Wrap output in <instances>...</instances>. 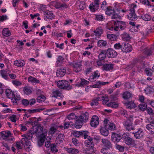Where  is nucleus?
<instances>
[{"label": "nucleus", "instance_id": "obj_53", "mask_svg": "<svg viewBox=\"0 0 154 154\" xmlns=\"http://www.w3.org/2000/svg\"><path fill=\"white\" fill-rule=\"evenodd\" d=\"M78 8L80 10H83L86 8V5L85 2H81L79 3Z\"/></svg>", "mask_w": 154, "mask_h": 154}, {"label": "nucleus", "instance_id": "obj_43", "mask_svg": "<svg viewBox=\"0 0 154 154\" xmlns=\"http://www.w3.org/2000/svg\"><path fill=\"white\" fill-rule=\"evenodd\" d=\"M123 43L122 45L120 43H116L114 45V48L116 50H121L122 51V48H123Z\"/></svg>", "mask_w": 154, "mask_h": 154}, {"label": "nucleus", "instance_id": "obj_13", "mask_svg": "<svg viewBox=\"0 0 154 154\" xmlns=\"http://www.w3.org/2000/svg\"><path fill=\"white\" fill-rule=\"evenodd\" d=\"M122 48V51L125 53L130 52L132 50L131 45L127 43H123V48Z\"/></svg>", "mask_w": 154, "mask_h": 154}, {"label": "nucleus", "instance_id": "obj_10", "mask_svg": "<svg viewBox=\"0 0 154 154\" xmlns=\"http://www.w3.org/2000/svg\"><path fill=\"white\" fill-rule=\"evenodd\" d=\"M106 55L109 58L115 57L117 55V52L111 48H108L106 50Z\"/></svg>", "mask_w": 154, "mask_h": 154}, {"label": "nucleus", "instance_id": "obj_28", "mask_svg": "<svg viewBox=\"0 0 154 154\" xmlns=\"http://www.w3.org/2000/svg\"><path fill=\"white\" fill-rule=\"evenodd\" d=\"M103 70L106 71L112 69L113 68V64H107L103 65L102 67Z\"/></svg>", "mask_w": 154, "mask_h": 154}, {"label": "nucleus", "instance_id": "obj_41", "mask_svg": "<svg viewBox=\"0 0 154 154\" xmlns=\"http://www.w3.org/2000/svg\"><path fill=\"white\" fill-rule=\"evenodd\" d=\"M103 30L101 28H98L96 30L94 31V32L96 34L97 36H100L103 33Z\"/></svg>", "mask_w": 154, "mask_h": 154}, {"label": "nucleus", "instance_id": "obj_56", "mask_svg": "<svg viewBox=\"0 0 154 154\" xmlns=\"http://www.w3.org/2000/svg\"><path fill=\"white\" fill-rule=\"evenodd\" d=\"M95 16L97 20L102 21L104 19V17L102 14L96 15Z\"/></svg>", "mask_w": 154, "mask_h": 154}, {"label": "nucleus", "instance_id": "obj_50", "mask_svg": "<svg viewBox=\"0 0 154 154\" xmlns=\"http://www.w3.org/2000/svg\"><path fill=\"white\" fill-rule=\"evenodd\" d=\"M64 60V58L61 56H59L56 61L57 64L58 66L61 65Z\"/></svg>", "mask_w": 154, "mask_h": 154}, {"label": "nucleus", "instance_id": "obj_51", "mask_svg": "<svg viewBox=\"0 0 154 154\" xmlns=\"http://www.w3.org/2000/svg\"><path fill=\"white\" fill-rule=\"evenodd\" d=\"M144 91L147 94H149L153 92L154 89L152 87L148 86L144 90Z\"/></svg>", "mask_w": 154, "mask_h": 154}, {"label": "nucleus", "instance_id": "obj_14", "mask_svg": "<svg viewBox=\"0 0 154 154\" xmlns=\"http://www.w3.org/2000/svg\"><path fill=\"white\" fill-rule=\"evenodd\" d=\"M87 138H88V140H86L85 142V146L88 147H94V143L93 141L92 138L88 136Z\"/></svg>", "mask_w": 154, "mask_h": 154}, {"label": "nucleus", "instance_id": "obj_59", "mask_svg": "<svg viewBox=\"0 0 154 154\" xmlns=\"http://www.w3.org/2000/svg\"><path fill=\"white\" fill-rule=\"evenodd\" d=\"M2 136L6 137H8L11 135V133L10 131H8L7 132H2Z\"/></svg>", "mask_w": 154, "mask_h": 154}, {"label": "nucleus", "instance_id": "obj_9", "mask_svg": "<svg viewBox=\"0 0 154 154\" xmlns=\"http://www.w3.org/2000/svg\"><path fill=\"white\" fill-rule=\"evenodd\" d=\"M51 3L56 9L63 10L67 7V5L65 3H61L56 1L52 2Z\"/></svg>", "mask_w": 154, "mask_h": 154}, {"label": "nucleus", "instance_id": "obj_16", "mask_svg": "<svg viewBox=\"0 0 154 154\" xmlns=\"http://www.w3.org/2000/svg\"><path fill=\"white\" fill-rule=\"evenodd\" d=\"M112 141L114 142H118L122 138L121 136L115 133H112L111 136Z\"/></svg>", "mask_w": 154, "mask_h": 154}, {"label": "nucleus", "instance_id": "obj_11", "mask_svg": "<svg viewBox=\"0 0 154 154\" xmlns=\"http://www.w3.org/2000/svg\"><path fill=\"white\" fill-rule=\"evenodd\" d=\"M99 122V119L97 116L94 115L91 118L90 124L92 127H96L98 125Z\"/></svg>", "mask_w": 154, "mask_h": 154}, {"label": "nucleus", "instance_id": "obj_24", "mask_svg": "<svg viewBox=\"0 0 154 154\" xmlns=\"http://www.w3.org/2000/svg\"><path fill=\"white\" fill-rule=\"evenodd\" d=\"M25 64V62L22 60H16L14 61V65L17 66L22 67Z\"/></svg>", "mask_w": 154, "mask_h": 154}, {"label": "nucleus", "instance_id": "obj_36", "mask_svg": "<svg viewBox=\"0 0 154 154\" xmlns=\"http://www.w3.org/2000/svg\"><path fill=\"white\" fill-rule=\"evenodd\" d=\"M106 128H102L100 129L101 134L105 136H107L109 134L108 131L106 129Z\"/></svg>", "mask_w": 154, "mask_h": 154}, {"label": "nucleus", "instance_id": "obj_8", "mask_svg": "<svg viewBox=\"0 0 154 154\" xmlns=\"http://www.w3.org/2000/svg\"><path fill=\"white\" fill-rule=\"evenodd\" d=\"M100 2V0H94V2L91 3L89 6L91 11L94 12L97 10L99 7Z\"/></svg>", "mask_w": 154, "mask_h": 154}, {"label": "nucleus", "instance_id": "obj_61", "mask_svg": "<svg viewBox=\"0 0 154 154\" xmlns=\"http://www.w3.org/2000/svg\"><path fill=\"white\" fill-rule=\"evenodd\" d=\"M42 110L38 109H29L27 110L28 112L29 113H34L40 112Z\"/></svg>", "mask_w": 154, "mask_h": 154}, {"label": "nucleus", "instance_id": "obj_48", "mask_svg": "<svg viewBox=\"0 0 154 154\" xmlns=\"http://www.w3.org/2000/svg\"><path fill=\"white\" fill-rule=\"evenodd\" d=\"M107 37L110 40L115 41L117 39L116 35L114 34H108Z\"/></svg>", "mask_w": 154, "mask_h": 154}, {"label": "nucleus", "instance_id": "obj_31", "mask_svg": "<svg viewBox=\"0 0 154 154\" xmlns=\"http://www.w3.org/2000/svg\"><path fill=\"white\" fill-rule=\"evenodd\" d=\"M6 95L9 98H12L14 97V94L11 90L7 89L5 91Z\"/></svg>", "mask_w": 154, "mask_h": 154}, {"label": "nucleus", "instance_id": "obj_33", "mask_svg": "<svg viewBox=\"0 0 154 154\" xmlns=\"http://www.w3.org/2000/svg\"><path fill=\"white\" fill-rule=\"evenodd\" d=\"M28 82H31L32 83L34 84L39 83V81L36 78L32 77L31 76H30L28 78Z\"/></svg>", "mask_w": 154, "mask_h": 154}, {"label": "nucleus", "instance_id": "obj_1", "mask_svg": "<svg viewBox=\"0 0 154 154\" xmlns=\"http://www.w3.org/2000/svg\"><path fill=\"white\" fill-rule=\"evenodd\" d=\"M88 114L85 112L82 115L80 116L79 118L76 120L75 125L76 128H79L82 126L83 122H85L88 119Z\"/></svg>", "mask_w": 154, "mask_h": 154}, {"label": "nucleus", "instance_id": "obj_46", "mask_svg": "<svg viewBox=\"0 0 154 154\" xmlns=\"http://www.w3.org/2000/svg\"><path fill=\"white\" fill-rule=\"evenodd\" d=\"M2 34L5 36H8L10 35L11 33L8 29L5 28L2 31Z\"/></svg>", "mask_w": 154, "mask_h": 154}, {"label": "nucleus", "instance_id": "obj_3", "mask_svg": "<svg viewBox=\"0 0 154 154\" xmlns=\"http://www.w3.org/2000/svg\"><path fill=\"white\" fill-rule=\"evenodd\" d=\"M57 85L59 88L63 89L69 90L72 88V86H70L69 82L64 80L58 81Z\"/></svg>", "mask_w": 154, "mask_h": 154}, {"label": "nucleus", "instance_id": "obj_2", "mask_svg": "<svg viewBox=\"0 0 154 154\" xmlns=\"http://www.w3.org/2000/svg\"><path fill=\"white\" fill-rule=\"evenodd\" d=\"M105 13L107 15H112L111 18L112 19H116L119 18L120 19L121 17V16L118 14V13L116 12L114 9H112L110 6L107 7L106 9Z\"/></svg>", "mask_w": 154, "mask_h": 154}, {"label": "nucleus", "instance_id": "obj_47", "mask_svg": "<svg viewBox=\"0 0 154 154\" xmlns=\"http://www.w3.org/2000/svg\"><path fill=\"white\" fill-rule=\"evenodd\" d=\"M107 105L109 107H111L113 108H116L118 107L119 104L118 103L111 102L108 103Z\"/></svg>", "mask_w": 154, "mask_h": 154}, {"label": "nucleus", "instance_id": "obj_63", "mask_svg": "<svg viewBox=\"0 0 154 154\" xmlns=\"http://www.w3.org/2000/svg\"><path fill=\"white\" fill-rule=\"evenodd\" d=\"M12 82L14 85L17 86L20 85L22 84V83L20 82L17 81L16 80H13L12 81Z\"/></svg>", "mask_w": 154, "mask_h": 154}, {"label": "nucleus", "instance_id": "obj_23", "mask_svg": "<svg viewBox=\"0 0 154 154\" xmlns=\"http://www.w3.org/2000/svg\"><path fill=\"white\" fill-rule=\"evenodd\" d=\"M58 97H60L61 98H62L64 97L63 95L59 90H56L53 91L52 92V97L57 98Z\"/></svg>", "mask_w": 154, "mask_h": 154}, {"label": "nucleus", "instance_id": "obj_5", "mask_svg": "<svg viewBox=\"0 0 154 154\" xmlns=\"http://www.w3.org/2000/svg\"><path fill=\"white\" fill-rule=\"evenodd\" d=\"M122 139L124 142L127 145L132 147L134 146L135 145L134 141L132 138L125 134L122 135Z\"/></svg>", "mask_w": 154, "mask_h": 154}, {"label": "nucleus", "instance_id": "obj_30", "mask_svg": "<svg viewBox=\"0 0 154 154\" xmlns=\"http://www.w3.org/2000/svg\"><path fill=\"white\" fill-rule=\"evenodd\" d=\"M106 50H103L99 54L98 57L100 60H103L106 57Z\"/></svg>", "mask_w": 154, "mask_h": 154}, {"label": "nucleus", "instance_id": "obj_22", "mask_svg": "<svg viewBox=\"0 0 154 154\" xmlns=\"http://www.w3.org/2000/svg\"><path fill=\"white\" fill-rule=\"evenodd\" d=\"M44 19H52L54 17V15L52 12L49 11H46L44 12Z\"/></svg>", "mask_w": 154, "mask_h": 154}, {"label": "nucleus", "instance_id": "obj_42", "mask_svg": "<svg viewBox=\"0 0 154 154\" xmlns=\"http://www.w3.org/2000/svg\"><path fill=\"white\" fill-rule=\"evenodd\" d=\"M38 132L39 131H38L37 132L35 133V131H33L32 130H30L29 131V132L26 135V137L27 138V139L30 140L32 138L33 135L35 133H39Z\"/></svg>", "mask_w": 154, "mask_h": 154}, {"label": "nucleus", "instance_id": "obj_17", "mask_svg": "<svg viewBox=\"0 0 154 154\" xmlns=\"http://www.w3.org/2000/svg\"><path fill=\"white\" fill-rule=\"evenodd\" d=\"M133 134H134V137L136 139H140L143 137L144 133L142 129L140 128L138 129L137 132L133 133Z\"/></svg>", "mask_w": 154, "mask_h": 154}, {"label": "nucleus", "instance_id": "obj_52", "mask_svg": "<svg viewBox=\"0 0 154 154\" xmlns=\"http://www.w3.org/2000/svg\"><path fill=\"white\" fill-rule=\"evenodd\" d=\"M139 108L141 110L144 111L146 109L147 105L145 103H142L139 105Z\"/></svg>", "mask_w": 154, "mask_h": 154}, {"label": "nucleus", "instance_id": "obj_25", "mask_svg": "<svg viewBox=\"0 0 154 154\" xmlns=\"http://www.w3.org/2000/svg\"><path fill=\"white\" fill-rule=\"evenodd\" d=\"M9 73V70L7 69L2 70L0 71V74L2 77L3 78L6 80H7L8 79V76Z\"/></svg>", "mask_w": 154, "mask_h": 154}, {"label": "nucleus", "instance_id": "obj_62", "mask_svg": "<svg viewBox=\"0 0 154 154\" xmlns=\"http://www.w3.org/2000/svg\"><path fill=\"white\" fill-rule=\"evenodd\" d=\"M101 82L98 81L96 82V83L93 85V88H99L101 87Z\"/></svg>", "mask_w": 154, "mask_h": 154}, {"label": "nucleus", "instance_id": "obj_6", "mask_svg": "<svg viewBox=\"0 0 154 154\" xmlns=\"http://www.w3.org/2000/svg\"><path fill=\"white\" fill-rule=\"evenodd\" d=\"M47 131H45L44 133L42 132V133L38 137L37 140L38 145L39 147H41L43 145L44 142L46 139Z\"/></svg>", "mask_w": 154, "mask_h": 154}, {"label": "nucleus", "instance_id": "obj_29", "mask_svg": "<svg viewBox=\"0 0 154 154\" xmlns=\"http://www.w3.org/2000/svg\"><path fill=\"white\" fill-rule=\"evenodd\" d=\"M66 151L68 153L71 154H76L79 152L78 149L73 148H67Z\"/></svg>", "mask_w": 154, "mask_h": 154}, {"label": "nucleus", "instance_id": "obj_44", "mask_svg": "<svg viewBox=\"0 0 154 154\" xmlns=\"http://www.w3.org/2000/svg\"><path fill=\"white\" fill-rule=\"evenodd\" d=\"M89 83V82L84 79H81L80 83L77 85L78 86H81L83 85H88Z\"/></svg>", "mask_w": 154, "mask_h": 154}, {"label": "nucleus", "instance_id": "obj_19", "mask_svg": "<svg viewBox=\"0 0 154 154\" xmlns=\"http://www.w3.org/2000/svg\"><path fill=\"white\" fill-rule=\"evenodd\" d=\"M114 24L118 25L121 30H124L126 27V23L121 21H117L115 22Z\"/></svg>", "mask_w": 154, "mask_h": 154}, {"label": "nucleus", "instance_id": "obj_58", "mask_svg": "<svg viewBox=\"0 0 154 154\" xmlns=\"http://www.w3.org/2000/svg\"><path fill=\"white\" fill-rule=\"evenodd\" d=\"M51 150L53 152H57L58 149H56V145L55 144H52L51 146Z\"/></svg>", "mask_w": 154, "mask_h": 154}, {"label": "nucleus", "instance_id": "obj_45", "mask_svg": "<svg viewBox=\"0 0 154 154\" xmlns=\"http://www.w3.org/2000/svg\"><path fill=\"white\" fill-rule=\"evenodd\" d=\"M107 45V42L106 41L99 40L98 42V46L99 47H105Z\"/></svg>", "mask_w": 154, "mask_h": 154}, {"label": "nucleus", "instance_id": "obj_27", "mask_svg": "<svg viewBox=\"0 0 154 154\" xmlns=\"http://www.w3.org/2000/svg\"><path fill=\"white\" fill-rule=\"evenodd\" d=\"M99 77V73L97 71H95L94 72L93 74L90 76L88 80L91 82L94 81V80L97 79Z\"/></svg>", "mask_w": 154, "mask_h": 154}, {"label": "nucleus", "instance_id": "obj_35", "mask_svg": "<svg viewBox=\"0 0 154 154\" xmlns=\"http://www.w3.org/2000/svg\"><path fill=\"white\" fill-rule=\"evenodd\" d=\"M131 94L128 91H126L123 94V97L125 100H127L131 97Z\"/></svg>", "mask_w": 154, "mask_h": 154}, {"label": "nucleus", "instance_id": "obj_55", "mask_svg": "<svg viewBox=\"0 0 154 154\" xmlns=\"http://www.w3.org/2000/svg\"><path fill=\"white\" fill-rule=\"evenodd\" d=\"M111 130H114L116 129V127L114 123H110L109 124L108 127L107 128Z\"/></svg>", "mask_w": 154, "mask_h": 154}, {"label": "nucleus", "instance_id": "obj_38", "mask_svg": "<svg viewBox=\"0 0 154 154\" xmlns=\"http://www.w3.org/2000/svg\"><path fill=\"white\" fill-rule=\"evenodd\" d=\"M146 128L149 131L151 134H154V126L151 124H147L146 126Z\"/></svg>", "mask_w": 154, "mask_h": 154}, {"label": "nucleus", "instance_id": "obj_4", "mask_svg": "<svg viewBox=\"0 0 154 154\" xmlns=\"http://www.w3.org/2000/svg\"><path fill=\"white\" fill-rule=\"evenodd\" d=\"M136 5L134 4L131 5L130 11V12L129 14L128 18L131 20H135L137 19V17L135 13V8L136 7Z\"/></svg>", "mask_w": 154, "mask_h": 154}, {"label": "nucleus", "instance_id": "obj_39", "mask_svg": "<svg viewBox=\"0 0 154 154\" xmlns=\"http://www.w3.org/2000/svg\"><path fill=\"white\" fill-rule=\"evenodd\" d=\"M23 91L24 94L27 95L30 94L32 93V91L30 88L27 86L23 88Z\"/></svg>", "mask_w": 154, "mask_h": 154}, {"label": "nucleus", "instance_id": "obj_32", "mask_svg": "<svg viewBox=\"0 0 154 154\" xmlns=\"http://www.w3.org/2000/svg\"><path fill=\"white\" fill-rule=\"evenodd\" d=\"M125 105L126 107L130 109L134 108L136 106L135 104L133 101L128 102L125 103Z\"/></svg>", "mask_w": 154, "mask_h": 154}, {"label": "nucleus", "instance_id": "obj_15", "mask_svg": "<svg viewBox=\"0 0 154 154\" xmlns=\"http://www.w3.org/2000/svg\"><path fill=\"white\" fill-rule=\"evenodd\" d=\"M133 123L128 121H125L123 122V124L125 129L128 131L134 129L132 126Z\"/></svg>", "mask_w": 154, "mask_h": 154}, {"label": "nucleus", "instance_id": "obj_18", "mask_svg": "<svg viewBox=\"0 0 154 154\" xmlns=\"http://www.w3.org/2000/svg\"><path fill=\"white\" fill-rule=\"evenodd\" d=\"M82 66V63L80 62L75 63L73 65L74 71L76 72H80L81 70V68Z\"/></svg>", "mask_w": 154, "mask_h": 154}, {"label": "nucleus", "instance_id": "obj_60", "mask_svg": "<svg viewBox=\"0 0 154 154\" xmlns=\"http://www.w3.org/2000/svg\"><path fill=\"white\" fill-rule=\"evenodd\" d=\"M145 70L146 74L148 76H151L152 75V71L151 69L147 68Z\"/></svg>", "mask_w": 154, "mask_h": 154}, {"label": "nucleus", "instance_id": "obj_57", "mask_svg": "<svg viewBox=\"0 0 154 154\" xmlns=\"http://www.w3.org/2000/svg\"><path fill=\"white\" fill-rule=\"evenodd\" d=\"M76 116L74 113H71L67 116V118L69 120L75 119Z\"/></svg>", "mask_w": 154, "mask_h": 154}, {"label": "nucleus", "instance_id": "obj_7", "mask_svg": "<svg viewBox=\"0 0 154 154\" xmlns=\"http://www.w3.org/2000/svg\"><path fill=\"white\" fill-rule=\"evenodd\" d=\"M88 131H78L74 130L72 131V134L75 137H79L81 136L84 137V139H86L88 137Z\"/></svg>", "mask_w": 154, "mask_h": 154}, {"label": "nucleus", "instance_id": "obj_64", "mask_svg": "<svg viewBox=\"0 0 154 154\" xmlns=\"http://www.w3.org/2000/svg\"><path fill=\"white\" fill-rule=\"evenodd\" d=\"M147 111V113L150 115L153 116L154 115L153 110L150 107L147 108L146 109Z\"/></svg>", "mask_w": 154, "mask_h": 154}, {"label": "nucleus", "instance_id": "obj_12", "mask_svg": "<svg viewBox=\"0 0 154 154\" xmlns=\"http://www.w3.org/2000/svg\"><path fill=\"white\" fill-rule=\"evenodd\" d=\"M102 142L104 147L109 149H112V144L108 140L106 139H103Z\"/></svg>", "mask_w": 154, "mask_h": 154}, {"label": "nucleus", "instance_id": "obj_37", "mask_svg": "<svg viewBox=\"0 0 154 154\" xmlns=\"http://www.w3.org/2000/svg\"><path fill=\"white\" fill-rule=\"evenodd\" d=\"M140 18H142L143 20L145 21H149L151 19V16L148 14L141 15Z\"/></svg>", "mask_w": 154, "mask_h": 154}, {"label": "nucleus", "instance_id": "obj_20", "mask_svg": "<svg viewBox=\"0 0 154 154\" xmlns=\"http://www.w3.org/2000/svg\"><path fill=\"white\" fill-rule=\"evenodd\" d=\"M41 120V118H38L37 121H35V123H36L37 125V127L35 128V133L37 132L38 131H39L38 133H40V132H42L43 129V127L41 126V125L40 124L38 123V121H40Z\"/></svg>", "mask_w": 154, "mask_h": 154}, {"label": "nucleus", "instance_id": "obj_54", "mask_svg": "<svg viewBox=\"0 0 154 154\" xmlns=\"http://www.w3.org/2000/svg\"><path fill=\"white\" fill-rule=\"evenodd\" d=\"M122 39L124 41H128L130 40L131 37L128 34H125L122 35Z\"/></svg>", "mask_w": 154, "mask_h": 154}, {"label": "nucleus", "instance_id": "obj_26", "mask_svg": "<svg viewBox=\"0 0 154 154\" xmlns=\"http://www.w3.org/2000/svg\"><path fill=\"white\" fill-rule=\"evenodd\" d=\"M64 135L63 134H59L57 137L55 142L57 144H60L62 143L64 139Z\"/></svg>", "mask_w": 154, "mask_h": 154}, {"label": "nucleus", "instance_id": "obj_49", "mask_svg": "<svg viewBox=\"0 0 154 154\" xmlns=\"http://www.w3.org/2000/svg\"><path fill=\"white\" fill-rule=\"evenodd\" d=\"M45 99V97L43 95L38 96L37 98V101L39 103H42L44 102Z\"/></svg>", "mask_w": 154, "mask_h": 154}, {"label": "nucleus", "instance_id": "obj_21", "mask_svg": "<svg viewBox=\"0 0 154 154\" xmlns=\"http://www.w3.org/2000/svg\"><path fill=\"white\" fill-rule=\"evenodd\" d=\"M66 72V69L63 68L59 69L56 72L57 77H62L64 76Z\"/></svg>", "mask_w": 154, "mask_h": 154}, {"label": "nucleus", "instance_id": "obj_40", "mask_svg": "<svg viewBox=\"0 0 154 154\" xmlns=\"http://www.w3.org/2000/svg\"><path fill=\"white\" fill-rule=\"evenodd\" d=\"M100 100H101V98L100 97H97L92 100V102L91 103V106L94 105H97L98 103V101Z\"/></svg>", "mask_w": 154, "mask_h": 154}, {"label": "nucleus", "instance_id": "obj_34", "mask_svg": "<svg viewBox=\"0 0 154 154\" xmlns=\"http://www.w3.org/2000/svg\"><path fill=\"white\" fill-rule=\"evenodd\" d=\"M94 147H88L84 151L86 154H92L94 152Z\"/></svg>", "mask_w": 154, "mask_h": 154}]
</instances>
